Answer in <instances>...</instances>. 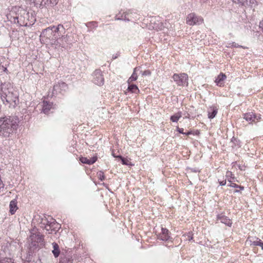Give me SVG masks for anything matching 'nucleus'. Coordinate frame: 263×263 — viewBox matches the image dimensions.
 <instances>
[{
	"mask_svg": "<svg viewBox=\"0 0 263 263\" xmlns=\"http://www.w3.org/2000/svg\"><path fill=\"white\" fill-rule=\"evenodd\" d=\"M18 119L14 117L0 118V136L9 137L15 132L18 125Z\"/></svg>",
	"mask_w": 263,
	"mask_h": 263,
	"instance_id": "1",
	"label": "nucleus"
},
{
	"mask_svg": "<svg viewBox=\"0 0 263 263\" xmlns=\"http://www.w3.org/2000/svg\"><path fill=\"white\" fill-rule=\"evenodd\" d=\"M64 28L62 25L58 26H52L44 29L41 34L42 38H45L46 42L55 45L58 37L60 36V28Z\"/></svg>",
	"mask_w": 263,
	"mask_h": 263,
	"instance_id": "2",
	"label": "nucleus"
},
{
	"mask_svg": "<svg viewBox=\"0 0 263 263\" xmlns=\"http://www.w3.org/2000/svg\"><path fill=\"white\" fill-rule=\"evenodd\" d=\"M1 99L5 105H9V107H14L18 103V95L16 90L8 94L6 98L2 97Z\"/></svg>",
	"mask_w": 263,
	"mask_h": 263,
	"instance_id": "3",
	"label": "nucleus"
},
{
	"mask_svg": "<svg viewBox=\"0 0 263 263\" xmlns=\"http://www.w3.org/2000/svg\"><path fill=\"white\" fill-rule=\"evenodd\" d=\"M15 90L12 84L10 83H4L0 86L1 98L6 97Z\"/></svg>",
	"mask_w": 263,
	"mask_h": 263,
	"instance_id": "4",
	"label": "nucleus"
},
{
	"mask_svg": "<svg viewBox=\"0 0 263 263\" xmlns=\"http://www.w3.org/2000/svg\"><path fill=\"white\" fill-rule=\"evenodd\" d=\"M173 79L178 86L187 85L188 76L186 73L174 74Z\"/></svg>",
	"mask_w": 263,
	"mask_h": 263,
	"instance_id": "5",
	"label": "nucleus"
},
{
	"mask_svg": "<svg viewBox=\"0 0 263 263\" xmlns=\"http://www.w3.org/2000/svg\"><path fill=\"white\" fill-rule=\"evenodd\" d=\"M203 21L202 17L196 15L193 13L189 14L186 18V23L191 26L200 24Z\"/></svg>",
	"mask_w": 263,
	"mask_h": 263,
	"instance_id": "6",
	"label": "nucleus"
},
{
	"mask_svg": "<svg viewBox=\"0 0 263 263\" xmlns=\"http://www.w3.org/2000/svg\"><path fill=\"white\" fill-rule=\"evenodd\" d=\"M92 76V81L95 84L98 85H102L104 84V78L100 70H95L93 72Z\"/></svg>",
	"mask_w": 263,
	"mask_h": 263,
	"instance_id": "7",
	"label": "nucleus"
},
{
	"mask_svg": "<svg viewBox=\"0 0 263 263\" xmlns=\"http://www.w3.org/2000/svg\"><path fill=\"white\" fill-rule=\"evenodd\" d=\"M67 88V84L64 82H61L54 85L53 91L56 92H59L61 93L62 91H65Z\"/></svg>",
	"mask_w": 263,
	"mask_h": 263,
	"instance_id": "8",
	"label": "nucleus"
},
{
	"mask_svg": "<svg viewBox=\"0 0 263 263\" xmlns=\"http://www.w3.org/2000/svg\"><path fill=\"white\" fill-rule=\"evenodd\" d=\"M170 238L168 230L165 228H161V232L159 235V238L163 241L168 240Z\"/></svg>",
	"mask_w": 263,
	"mask_h": 263,
	"instance_id": "9",
	"label": "nucleus"
},
{
	"mask_svg": "<svg viewBox=\"0 0 263 263\" xmlns=\"http://www.w3.org/2000/svg\"><path fill=\"white\" fill-rule=\"evenodd\" d=\"M68 44V36L63 35L61 37H58L55 45L65 47Z\"/></svg>",
	"mask_w": 263,
	"mask_h": 263,
	"instance_id": "10",
	"label": "nucleus"
},
{
	"mask_svg": "<svg viewBox=\"0 0 263 263\" xmlns=\"http://www.w3.org/2000/svg\"><path fill=\"white\" fill-rule=\"evenodd\" d=\"M30 240L35 241L37 242L42 244L43 241V235L40 233H32L30 236Z\"/></svg>",
	"mask_w": 263,
	"mask_h": 263,
	"instance_id": "11",
	"label": "nucleus"
},
{
	"mask_svg": "<svg viewBox=\"0 0 263 263\" xmlns=\"http://www.w3.org/2000/svg\"><path fill=\"white\" fill-rule=\"evenodd\" d=\"M217 218H218V220H220L221 223H223L225 224L226 225L229 226V227L231 226L232 223L231 220L230 219L228 218V217L225 216L224 215H218Z\"/></svg>",
	"mask_w": 263,
	"mask_h": 263,
	"instance_id": "12",
	"label": "nucleus"
},
{
	"mask_svg": "<svg viewBox=\"0 0 263 263\" xmlns=\"http://www.w3.org/2000/svg\"><path fill=\"white\" fill-rule=\"evenodd\" d=\"M256 116L255 115L253 112H249L243 114V119L250 123H252L255 121Z\"/></svg>",
	"mask_w": 263,
	"mask_h": 263,
	"instance_id": "13",
	"label": "nucleus"
},
{
	"mask_svg": "<svg viewBox=\"0 0 263 263\" xmlns=\"http://www.w3.org/2000/svg\"><path fill=\"white\" fill-rule=\"evenodd\" d=\"M97 160V158L96 157H93L90 159H88L86 157H81L80 158V160L82 163L89 165L93 164Z\"/></svg>",
	"mask_w": 263,
	"mask_h": 263,
	"instance_id": "14",
	"label": "nucleus"
},
{
	"mask_svg": "<svg viewBox=\"0 0 263 263\" xmlns=\"http://www.w3.org/2000/svg\"><path fill=\"white\" fill-rule=\"evenodd\" d=\"M10 213L11 215H13L18 208L17 206V201L15 199L12 200L10 201L9 204Z\"/></svg>",
	"mask_w": 263,
	"mask_h": 263,
	"instance_id": "15",
	"label": "nucleus"
},
{
	"mask_svg": "<svg viewBox=\"0 0 263 263\" xmlns=\"http://www.w3.org/2000/svg\"><path fill=\"white\" fill-rule=\"evenodd\" d=\"M226 78L227 77L224 74L221 73L215 80V83L217 85L221 86L223 85L224 81L226 80Z\"/></svg>",
	"mask_w": 263,
	"mask_h": 263,
	"instance_id": "16",
	"label": "nucleus"
},
{
	"mask_svg": "<svg viewBox=\"0 0 263 263\" xmlns=\"http://www.w3.org/2000/svg\"><path fill=\"white\" fill-rule=\"evenodd\" d=\"M52 103H49L47 101H44L43 105V111L45 114H48L50 110L52 108Z\"/></svg>",
	"mask_w": 263,
	"mask_h": 263,
	"instance_id": "17",
	"label": "nucleus"
},
{
	"mask_svg": "<svg viewBox=\"0 0 263 263\" xmlns=\"http://www.w3.org/2000/svg\"><path fill=\"white\" fill-rule=\"evenodd\" d=\"M218 109L216 107H210L208 109V118L213 119L217 114Z\"/></svg>",
	"mask_w": 263,
	"mask_h": 263,
	"instance_id": "18",
	"label": "nucleus"
},
{
	"mask_svg": "<svg viewBox=\"0 0 263 263\" xmlns=\"http://www.w3.org/2000/svg\"><path fill=\"white\" fill-rule=\"evenodd\" d=\"M52 245H53V250L52 251V253H53L54 257H57L59 255V254H60V250H59V246L55 242L53 243Z\"/></svg>",
	"mask_w": 263,
	"mask_h": 263,
	"instance_id": "19",
	"label": "nucleus"
},
{
	"mask_svg": "<svg viewBox=\"0 0 263 263\" xmlns=\"http://www.w3.org/2000/svg\"><path fill=\"white\" fill-rule=\"evenodd\" d=\"M138 67H136L134 69V72H133L132 75L128 80V83H132V82L136 81L137 79L138 76H137V73H136V70H138Z\"/></svg>",
	"mask_w": 263,
	"mask_h": 263,
	"instance_id": "20",
	"label": "nucleus"
},
{
	"mask_svg": "<svg viewBox=\"0 0 263 263\" xmlns=\"http://www.w3.org/2000/svg\"><path fill=\"white\" fill-rule=\"evenodd\" d=\"M181 112H178L175 115L171 116V120L173 122H177L179 120V119L181 117Z\"/></svg>",
	"mask_w": 263,
	"mask_h": 263,
	"instance_id": "21",
	"label": "nucleus"
},
{
	"mask_svg": "<svg viewBox=\"0 0 263 263\" xmlns=\"http://www.w3.org/2000/svg\"><path fill=\"white\" fill-rule=\"evenodd\" d=\"M128 89L134 93H136L137 92H139V90L138 89V87L136 85L131 84L128 86Z\"/></svg>",
	"mask_w": 263,
	"mask_h": 263,
	"instance_id": "22",
	"label": "nucleus"
},
{
	"mask_svg": "<svg viewBox=\"0 0 263 263\" xmlns=\"http://www.w3.org/2000/svg\"><path fill=\"white\" fill-rule=\"evenodd\" d=\"M29 241L30 242V243L29 245L30 249L34 250L39 246V243L33 240H30V239H29Z\"/></svg>",
	"mask_w": 263,
	"mask_h": 263,
	"instance_id": "23",
	"label": "nucleus"
},
{
	"mask_svg": "<svg viewBox=\"0 0 263 263\" xmlns=\"http://www.w3.org/2000/svg\"><path fill=\"white\" fill-rule=\"evenodd\" d=\"M0 263H14L13 260L11 258H0Z\"/></svg>",
	"mask_w": 263,
	"mask_h": 263,
	"instance_id": "24",
	"label": "nucleus"
},
{
	"mask_svg": "<svg viewBox=\"0 0 263 263\" xmlns=\"http://www.w3.org/2000/svg\"><path fill=\"white\" fill-rule=\"evenodd\" d=\"M129 14L128 13H125L124 16L122 15L121 18L118 17L117 15L116 16V20H124L127 21H131V19L128 16Z\"/></svg>",
	"mask_w": 263,
	"mask_h": 263,
	"instance_id": "25",
	"label": "nucleus"
},
{
	"mask_svg": "<svg viewBox=\"0 0 263 263\" xmlns=\"http://www.w3.org/2000/svg\"><path fill=\"white\" fill-rule=\"evenodd\" d=\"M232 1L235 3L242 6L248 4V0H232Z\"/></svg>",
	"mask_w": 263,
	"mask_h": 263,
	"instance_id": "26",
	"label": "nucleus"
},
{
	"mask_svg": "<svg viewBox=\"0 0 263 263\" xmlns=\"http://www.w3.org/2000/svg\"><path fill=\"white\" fill-rule=\"evenodd\" d=\"M60 263H72V260L71 258L66 257L62 259Z\"/></svg>",
	"mask_w": 263,
	"mask_h": 263,
	"instance_id": "27",
	"label": "nucleus"
},
{
	"mask_svg": "<svg viewBox=\"0 0 263 263\" xmlns=\"http://www.w3.org/2000/svg\"><path fill=\"white\" fill-rule=\"evenodd\" d=\"M226 177L228 178V181L230 180L229 178L234 179L235 177H234L233 174L230 171H227L226 173Z\"/></svg>",
	"mask_w": 263,
	"mask_h": 263,
	"instance_id": "28",
	"label": "nucleus"
},
{
	"mask_svg": "<svg viewBox=\"0 0 263 263\" xmlns=\"http://www.w3.org/2000/svg\"><path fill=\"white\" fill-rule=\"evenodd\" d=\"M229 182H230V184L229 185V186H230L236 187V188L239 187L241 190H243V189H244V187L242 186H239L238 185H237L234 183H232L231 180H229Z\"/></svg>",
	"mask_w": 263,
	"mask_h": 263,
	"instance_id": "29",
	"label": "nucleus"
},
{
	"mask_svg": "<svg viewBox=\"0 0 263 263\" xmlns=\"http://www.w3.org/2000/svg\"><path fill=\"white\" fill-rule=\"evenodd\" d=\"M117 157H119L121 159V160H122V162L123 164H125V165H128V160H127L126 159H125L123 157H122L121 156H117Z\"/></svg>",
	"mask_w": 263,
	"mask_h": 263,
	"instance_id": "30",
	"label": "nucleus"
},
{
	"mask_svg": "<svg viewBox=\"0 0 263 263\" xmlns=\"http://www.w3.org/2000/svg\"><path fill=\"white\" fill-rule=\"evenodd\" d=\"M183 128H180L178 127H177V131L179 132L180 133L185 134L186 135H189L191 134V132H187V133H185L183 132Z\"/></svg>",
	"mask_w": 263,
	"mask_h": 263,
	"instance_id": "31",
	"label": "nucleus"
},
{
	"mask_svg": "<svg viewBox=\"0 0 263 263\" xmlns=\"http://www.w3.org/2000/svg\"><path fill=\"white\" fill-rule=\"evenodd\" d=\"M261 241L260 239H259L258 238H257L256 240H254L252 242V244L254 246H259V242Z\"/></svg>",
	"mask_w": 263,
	"mask_h": 263,
	"instance_id": "32",
	"label": "nucleus"
},
{
	"mask_svg": "<svg viewBox=\"0 0 263 263\" xmlns=\"http://www.w3.org/2000/svg\"><path fill=\"white\" fill-rule=\"evenodd\" d=\"M142 74L143 76H150L151 74V72L148 70H145L142 72Z\"/></svg>",
	"mask_w": 263,
	"mask_h": 263,
	"instance_id": "33",
	"label": "nucleus"
},
{
	"mask_svg": "<svg viewBox=\"0 0 263 263\" xmlns=\"http://www.w3.org/2000/svg\"><path fill=\"white\" fill-rule=\"evenodd\" d=\"M219 184L221 185H224L226 184V180H223L222 181H219Z\"/></svg>",
	"mask_w": 263,
	"mask_h": 263,
	"instance_id": "34",
	"label": "nucleus"
},
{
	"mask_svg": "<svg viewBox=\"0 0 263 263\" xmlns=\"http://www.w3.org/2000/svg\"><path fill=\"white\" fill-rule=\"evenodd\" d=\"M259 27L263 30V20L260 23Z\"/></svg>",
	"mask_w": 263,
	"mask_h": 263,
	"instance_id": "35",
	"label": "nucleus"
},
{
	"mask_svg": "<svg viewBox=\"0 0 263 263\" xmlns=\"http://www.w3.org/2000/svg\"><path fill=\"white\" fill-rule=\"evenodd\" d=\"M258 246H260L263 250V242L261 241L259 242V245Z\"/></svg>",
	"mask_w": 263,
	"mask_h": 263,
	"instance_id": "36",
	"label": "nucleus"
},
{
	"mask_svg": "<svg viewBox=\"0 0 263 263\" xmlns=\"http://www.w3.org/2000/svg\"><path fill=\"white\" fill-rule=\"evenodd\" d=\"M261 119V116L259 115V116H256V118L255 120L258 121Z\"/></svg>",
	"mask_w": 263,
	"mask_h": 263,
	"instance_id": "37",
	"label": "nucleus"
},
{
	"mask_svg": "<svg viewBox=\"0 0 263 263\" xmlns=\"http://www.w3.org/2000/svg\"><path fill=\"white\" fill-rule=\"evenodd\" d=\"M255 2V0H250V3L251 4H254Z\"/></svg>",
	"mask_w": 263,
	"mask_h": 263,
	"instance_id": "38",
	"label": "nucleus"
},
{
	"mask_svg": "<svg viewBox=\"0 0 263 263\" xmlns=\"http://www.w3.org/2000/svg\"><path fill=\"white\" fill-rule=\"evenodd\" d=\"M45 228H46V230H47V231H48V230H49V229L47 228V226H46Z\"/></svg>",
	"mask_w": 263,
	"mask_h": 263,
	"instance_id": "39",
	"label": "nucleus"
},
{
	"mask_svg": "<svg viewBox=\"0 0 263 263\" xmlns=\"http://www.w3.org/2000/svg\"><path fill=\"white\" fill-rule=\"evenodd\" d=\"M112 155L114 156V157H116V156H115L114 154H112Z\"/></svg>",
	"mask_w": 263,
	"mask_h": 263,
	"instance_id": "40",
	"label": "nucleus"
},
{
	"mask_svg": "<svg viewBox=\"0 0 263 263\" xmlns=\"http://www.w3.org/2000/svg\"><path fill=\"white\" fill-rule=\"evenodd\" d=\"M263 263V262H262Z\"/></svg>",
	"mask_w": 263,
	"mask_h": 263,
	"instance_id": "41",
	"label": "nucleus"
}]
</instances>
